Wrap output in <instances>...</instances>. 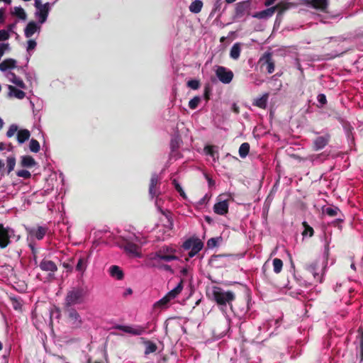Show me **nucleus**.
Wrapping results in <instances>:
<instances>
[{
  "label": "nucleus",
  "mask_w": 363,
  "mask_h": 363,
  "mask_svg": "<svg viewBox=\"0 0 363 363\" xmlns=\"http://www.w3.org/2000/svg\"><path fill=\"white\" fill-rule=\"evenodd\" d=\"M206 294L210 299L217 303L223 313H226V310L228 307L232 309L233 301L235 299L234 292L225 291L217 286H213L207 289Z\"/></svg>",
  "instance_id": "1"
},
{
  "label": "nucleus",
  "mask_w": 363,
  "mask_h": 363,
  "mask_svg": "<svg viewBox=\"0 0 363 363\" xmlns=\"http://www.w3.org/2000/svg\"><path fill=\"white\" fill-rule=\"evenodd\" d=\"M89 295L88 287L84 284L71 286L65 296L63 307H74L83 304Z\"/></svg>",
  "instance_id": "2"
},
{
  "label": "nucleus",
  "mask_w": 363,
  "mask_h": 363,
  "mask_svg": "<svg viewBox=\"0 0 363 363\" xmlns=\"http://www.w3.org/2000/svg\"><path fill=\"white\" fill-rule=\"evenodd\" d=\"M175 253L176 250L174 247L165 245L154 254L152 260L155 262H160V261L169 262L173 260H178L179 257L175 255Z\"/></svg>",
  "instance_id": "3"
},
{
  "label": "nucleus",
  "mask_w": 363,
  "mask_h": 363,
  "mask_svg": "<svg viewBox=\"0 0 363 363\" xmlns=\"http://www.w3.org/2000/svg\"><path fill=\"white\" fill-rule=\"evenodd\" d=\"M182 247L185 250H190L188 252V257L185 258L187 262L189 258L194 257L203 249V243L199 238L191 237L184 242Z\"/></svg>",
  "instance_id": "4"
},
{
  "label": "nucleus",
  "mask_w": 363,
  "mask_h": 363,
  "mask_svg": "<svg viewBox=\"0 0 363 363\" xmlns=\"http://www.w3.org/2000/svg\"><path fill=\"white\" fill-rule=\"evenodd\" d=\"M20 235H16L13 228L4 227L0 223V248L4 249L11 242V239L15 238L16 241L20 239Z\"/></svg>",
  "instance_id": "5"
},
{
  "label": "nucleus",
  "mask_w": 363,
  "mask_h": 363,
  "mask_svg": "<svg viewBox=\"0 0 363 363\" xmlns=\"http://www.w3.org/2000/svg\"><path fill=\"white\" fill-rule=\"evenodd\" d=\"M289 7L288 4L280 3L274 6L255 13L252 15V17L257 19H268L274 15L277 10H279L278 15L281 16L285 10L289 9Z\"/></svg>",
  "instance_id": "6"
},
{
  "label": "nucleus",
  "mask_w": 363,
  "mask_h": 363,
  "mask_svg": "<svg viewBox=\"0 0 363 363\" xmlns=\"http://www.w3.org/2000/svg\"><path fill=\"white\" fill-rule=\"evenodd\" d=\"M69 323L73 328H79L83 323L82 318L74 307H63Z\"/></svg>",
  "instance_id": "7"
},
{
  "label": "nucleus",
  "mask_w": 363,
  "mask_h": 363,
  "mask_svg": "<svg viewBox=\"0 0 363 363\" xmlns=\"http://www.w3.org/2000/svg\"><path fill=\"white\" fill-rule=\"evenodd\" d=\"M215 73L219 81L225 84H230L234 76L230 69L219 65L215 67Z\"/></svg>",
  "instance_id": "8"
},
{
  "label": "nucleus",
  "mask_w": 363,
  "mask_h": 363,
  "mask_svg": "<svg viewBox=\"0 0 363 363\" xmlns=\"http://www.w3.org/2000/svg\"><path fill=\"white\" fill-rule=\"evenodd\" d=\"M160 181L161 179L157 173H153L152 174L148 190L149 195L152 199L159 196V195L161 194Z\"/></svg>",
  "instance_id": "9"
},
{
  "label": "nucleus",
  "mask_w": 363,
  "mask_h": 363,
  "mask_svg": "<svg viewBox=\"0 0 363 363\" xmlns=\"http://www.w3.org/2000/svg\"><path fill=\"white\" fill-rule=\"evenodd\" d=\"M113 328L121 330L132 335H140L145 333V328L140 325H116Z\"/></svg>",
  "instance_id": "10"
},
{
  "label": "nucleus",
  "mask_w": 363,
  "mask_h": 363,
  "mask_svg": "<svg viewBox=\"0 0 363 363\" xmlns=\"http://www.w3.org/2000/svg\"><path fill=\"white\" fill-rule=\"evenodd\" d=\"M262 66H266L267 71L269 74H272L274 71V61L272 59V55L269 52H266L259 60Z\"/></svg>",
  "instance_id": "11"
},
{
  "label": "nucleus",
  "mask_w": 363,
  "mask_h": 363,
  "mask_svg": "<svg viewBox=\"0 0 363 363\" xmlns=\"http://www.w3.org/2000/svg\"><path fill=\"white\" fill-rule=\"evenodd\" d=\"M51 9L50 3H45L43 5L36 7L35 17L38 18L40 24L44 23L48 16L49 11Z\"/></svg>",
  "instance_id": "12"
},
{
  "label": "nucleus",
  "mask_w": 363,
  "mask_h": 363,
  "mask_svg": "<svg viewBox=\"0 0 363 363\" xmlns=\"http://www.w3.org/2000/svg\"><path fill=\"white\" fill-rule=\"evenodd\" d=\"M229 204L227 199H222L221 195L218 196V201L213 206V211L218 215L224 216L228 213Z\"/></svg>",
  "instance_id": "13"
},
{
  "label": "nucleus",
  "mask_w": 363,
  "mask_h": 363,
  "mask_svg": "<svg viewBox=\"0 0 363 363\" xmlns=\"http://www.w3.org/2000/svg\"><path fill=\"white\" fill-rule=\"evenodd\" d=\"M39 267L41 270L48 272L50 277H52L54 276V273L57 270L56 264L54 262L46 259H43L40 262Z\"/></svg>",
  "instance_id": "14"
},
{
  "label": "nucleus",
  "mask_w": 363,
  "mask_h": 363,
  "mask_svg": "<svg viewBox=\"0 0 363 363\" xmlns=\"http://www.w3.org/2000/svg\"><path fill=\"white\" fill-rule=\"evenodd\" d=\"M31 237L35 238L37 240H42L48 233V228L45 226H38L37 228H30L27 229Z\"/></svg>",
  "instance_id": "15"
},
{
  "label": "nucleus",
  "mask_w": 363,
  "mask_h": 363,
  "mask_svg": "<svg viewBox=\"0 0 363 363\" xmlns=\"http://www.w3.org/2000/svg\"><path fill=\"white\" fill-rule=\"evenodd\" d=\"M330 140V135L329 133L316 138L313 141V149L315 150H322L328 144Z\"/></svg>",
  "instance_id": "16"
},
{
  "label": "nucleus",
  "mask_w": 363,
  "mask_h": 363,
  "mask_svg": "<svg viewBox=\"0 0 363 363\" xmlns=\"http://www.w3.org/2000/svg\"><path fill=\"white\" fill-rule=\"evenodd\" d=\"M250 3L249 1L239 2L236 4L235 16L237 18L243 17L250 10Z\"/></svg>",
  "instance_id": "17"
},
{
  "label": "nucleus",
  "mask_w": 363,
  "mask_h": 363,
  "mask_svg": "<svg viewBox=\"0 0 363 363\" xmlns=\"http://www.w3.org/2000/svg\"><path fill=\"white\" fill-rule=\"evenodd\" d=\"M306 4L313 9L325 11L328 6V0H307Z\"/></svg>",
  "instance_id": "18"
},
{
  "label": "nucleus",
  "mask_w": 363,
  "mask_h": 363,
  "mask_svg": "<svg viewBox=\"0 0 363 363\" xmlns=\"http://www.w3.org/2000/svg\"><path fill=\"white\" fill-rule=\"evenodd\" d=\"M125 251L134 257H140L139 247L136 243L133 241L128 240L124 245Z\"/></svg>",
  "instance_id": "19"
},
{
  "label": "nucleus",
  "mask_w": 363,
  "mask_h": 363,
  "mask_svg": "<svg viewBox=\"0 0 363 363\" xmlns=\"http://www.w3.org/2000/svg\"><path fill=\"white\" fill-rule=\"evenodd\" d=\"M40 26H38L35 22L30 21L29 22L24 30V34L26 38H30L33 35V34L40 31Z\"/></svg>",
  "instance_id": "20"
},
{
  "label": "nucleus",
  "mask_w": 363,
  "mask_h": 363,
  "mask_svg": "<svg viewBox=\"0 0 363 363\" xmlns=\"http://www.w3.org/2000/svg\"><path fill=\"white\" fill-rule=\"evenodd\" d=\"M6 77L9 79V82H11V83L16 84L17 86L20 87L21 89H24L26 88V84L23 82V80L20 77L16 76L15 73L11 72H9L6 74Z\"/></svg>",
  "instance_id": "21"
},
{
  "label": "nucleus",
  "mask_w": 363,
  "mask_h": 363,
  "mask_svg": "<svg viewBox=\"0 0 363 363\" xmlns=\"http://www.w3.org/2000/svg\"><path fill=\"white\" fill-rule=\"evenodd\" d=\"M88 266V257L82 256L78 259L76 270L81 273L82 276H83L84 272L86 271Z\"/></svg>",
  "instance_id": "22"
},
{
  "label": "nucleus",
  "mask_w": 363,
  "mask_h": 363,
  "mask_svg": "<svg viewBox=\"0 0 363 363\" xmlns=\"http://www.w3.org/2000/svg\"><path fill=\"white\" fill-rule=\"evenodd\" d=\"M318 261L315 260L311 264H308L306 267L307 270L311 272L314 278L317 279L318 281L321 282V277L319 274V272H318Z\"/></svg>",
  "instance_id": "23"
},
{
  "label": "nucleus",
  "mask_w": 363,
  "mask_h": 363,
  "mask_svg": "<svg viewBox=\"0 0 363 363\" xmlns=\"http://www.w3.org/2000/svg\"><path fill=\"white\" fill-rule=\"evenodd\" d=\"M16 61L15 60L11 58L6 59L0 63V70L1 72H6L9 69L16 67Z\"/></svg>",
  "instance_id": "24"
},
{
  "label": "nucleus",
  "mask_w": 363,
  "mask_h": 363,
  "mask_svg": "<svg viewBox=\"0 0 363 363\" xmlns=\"http://www.w3.org/2000/svg\"><path fill=\"white\" fill-rule=\"evenodd\" d=\"M204 151L208 155H210L214 162L218 160L219 154L218 151V147L214 145H207L204 148Z\"/></svg>",
  "instance_id": "25"
},
{
  "label": "nucleus",
  "mask_w": 363,
  "mask_h": 363,
  "mask_svg": "<svg viewBox=\"0 0 363 363\" xmlns=\"http://www.w3.org/2000/svg\"><path fill=\"white\" fill-rule=\"evenodd\" d=\"M8 89L9 90V95L10 96H14L18 99H23L26 96V94L22 90L16 89L12 85H9Z\"/></svg>",
  "instance_id": "26"
},
{
  "label": "nucleus",
  "mask_w": 363,
  "mask_h": 363,
  "mask_svg": "<svg viewBox=\"0 0 363 363\" xmlns=\"http://www.w3.org/2000/svg\"><path fill=\"white\" fill-rule=\"evenodd\" d=\"M109 274L112 277L118 280H121L123 278V271L116 265H113L109 268Z\"/></svg>",
  "instance_id": "27"
},
{
  "label": "nucleus",
  "mask_w": 363,
  "mask_h": 363,
  "mask_svg": "<svg viewBox=\"0 0 363 363\" xmlns=\"http://www.w3.org/2000/svg\"><path fill=\"white\" fill-rule=\"evenodd\" d=\"M182 289L183 280L181 279L178 284L167 293V296L170 298V299H174L182 292Z\"/></svg>",
  "instance_id": "28"
},
{
  "label": "nucleus",
  "mask_w": 363,
  "mask_h": 363,
  "mask_svg": "<svg viewBox=\"0 0 363 363\" xmlns=\"http://www.w3.org/2000/svg\"><path fill=\"white\" fill-rule=\"evenodd\" d=\"M30 136V131L27 129H22L17 133V140L19 144L24 143Z\"/></svg>",
  "instance_id": "29"
},
{
  "label": "nucleus",
  "mask_w": 363,
  "mask_h": 363,
  "mask_svg": "<svg viewBox=\"0 0 363 363\" xmlns=\"http://www.w3.org/2000/svg\"><path fill=\"white\" fill-rule=\"evenodd\" d=\"M21 159V164L23 167H32L36 164V162L31 156H22Z\"/></svg>",
  "instance_id": "30"
},
{
  "label": "nucleus",
  "mask_w": 363,
  "mask_h": 363,
  "mask_svg": "<svg viewBox=\"0 0 363 363\" xmlns=\"http://www.w3.org/2000/svg\"><path fill=\"white\" fill-rule=\"evenodd\" d=\"M323 213L330 217L337 216L341 213L340 210L334 206L323 208Z\"/></svg>",
  "instance_id": "31"
},
{
  "label": "nucleus",
  "mask_w": 363,
  "mask_h": 363,
  "mask_svg": "<svg viewBox=\"0 0 363 363\" xmlns=\"http://www.w3.org/2000/svg\"><path fill=\"white\" fill-rule=\"evenodd\" d=\"M241 52L240 44L237 43H235L230 51V57L233 60H238L240 57Z\"/></svg>",
  "instance_id": "32"
},
{
  "label": "nucleus",
  "mask_w": 363,
  "mask_h": 363,
  "mask_svg": "<svg viewBox=\"0 0 363 363\" xmlns=\"http://www.w3.org/2000/svg\"><path fill=\"white\" fill-rule=\"evenodd\" d=\"M203 2L201 0H195L189 6V10L191 13H198L201 11Z\"/></svg>",
  "instance_id": "33"
},
{
  "label": "nucleus",
  "mask_w": 363,
  "mask_h": 363,
  "mask_svg": "<svg viewBox=\"0 0 363 363\" xmlns=\"http://www.w3.org/2000/svg\"><path fill=\"white\" fill-rule=\"evenodd\" d=\"M268 94H264L262 97L257 98L253 102V105L259 108H264L267 106Z\"/></svg>",
  "instance_id": "34"
},
{
  "label": "nucleus",
  "mask_w": 363,
  "mask_h": 363,
  "mask_svg": "<svg viewBox=\"0 0 363 363\" xmlns=\"http://www.w3.org/2000/svg\"><path fill=\"white\" fill-rule=\"evenodd\" d=\"M145 354H146V355L149 354L150 353L155 352L157 349L156 344L150 340L145 341Z\"/></svg>",
  "instance_id": "35"
},
{
  "label": "nucleus",
  "mask_w": 363,
  "mask_h": 363,
  "mask_svg": "<svg viewBox=\"0 0 363 363\" xmlns=\"http://www.w3.org/2000/svg\"><path fill=\"white\" fill-rule=\"evenodd\" d=\"M250 151V145L247 143H243L239 147V155L241 158L247 157Z\"/></svg>",
  "instance_id": "36"
},
{
  "label": "nucleus",
  "mask_w": 363,
  "mask_h": 363,
  "mask_svg": "<svg viewBox=\"0 0 363 363\" xmlns=\"http://www.w3.org/2000/svg\"><path fill=\"white\" fill-rule=\"evenodd\" d=\"M29 149L33 152H35V153L38 152L40 149V145L39 142L37 140L32 138L29 143Z\"/></svg>",
  "instance_id": "37"
},
{
  "label": "nucleus",
  "mask_w": 363,
  "mask_h": 363,
  "mask_svg": "<svg viewBox=\"0 0 363 363\" xmlns=\"http://www.w3.org/2000/svg\"><path fill=\"white\" fill-rule=\"evenodd\" d=\"M272 264L274 272L276 274H279V272H281L283 267V262L281 261V259L279 258H275L273 259Z\"/></svg>",
  "instance_id": "38"
},
{
  "label": "nucleus",
  "mask_w": 363,
  "mask_h": 363,
  "mask_svg": "<svg viewBox=\"0 0 363 363\" xmlns=\"http://www.w3.org/2000/svg\"><path fill=\"white\" fill-rule=\"evenodd\" d=\"M16 165V157L14 156L9 157L6 160L7 173L9 174L14 169Z\"/></svg>",
  "instance_id": "39"
},
{
  "label": "nucleus",
  "mask_w": 363,
  "mask_h": 363,
  "mask_svg": "<svg viewBox=\"0 0 363 363\" xmlns=\"http://www.w3.org/2000/svg\"><path fill=\"white\" fill-rule=\"evenodd\" d=\"M14 14L22 20L26 19V13L23 8L16 6L14 8Z\"/></svg>",
  "instance_id": "40"
},
{
  "label": "nucleus",
  "mask_w": 363,
  "mask_h": 363,
  "mask_svg": "<svg viewBox=\"0 0 363 363\" xmlns=\"http://www.w3.org/2000/svg\"><path fill=\"white\" fill-rule=\"evenodd\" d=\"M152 266L157 267L160 269H163L164 271L169 272L171 274H174V270L172 269L171 266L168 264H160V262H152Z\"/></svg>",
  "instance_id": "41"
},
{
  "label": "nucleus",
  "mask_w": 363,
  "mask_h": 363,
  "mask_svg": "<svg viewBox=\"0 0 363 363\" xmlns=\"http://www.w3.org/2000/svg\"><path fill=\"white\" fill-rule=\"evenodd\" d=\"M303 225L304 226V230L302 233L303 236H313L314 232L313 228L308 225L306 222H303Z\"/></svg>",
  "instance_id": "42"
},
{
  "label": "nucleus",
  "mask_w": 363,
  "mask_h": 363,
  "mask_svg": "<svg viewBox=\"0 0 363 363\" xmlns=\"http://www.w3.org/2000/svg\"><path fill=\"white\" fill-rule=\"evenodd\" d=\"M222 0H213V6L211 14H215L220 11Z\"/></svg>",
  "instance_id": "43"
},
{
  "label": "nucleus",
  "mask_w": 363,
  "mask_h": 363,
  "mask_svg": "<svg viewBox=\"0 0 363 363\" xmlns=\"http://www.w3.org/2000/svg\"><path fill=\"white\" fill-rule=\"evenodd\" d=\"M201 101V98L199 96H195L192 99H191L189 102V107L191 109H196Z\"/></svg>",
  "instance_id": "44"
},
{
  "label": "nucleus",
  "mask_w": 363,
  "mask_h": 363,
  "mask_svg": "<svg viewBox=\"0 0 363 363\" xmlns=\"http://www.w3.org/2000/svg\"><path fill=\"white\" fill-rule=\"evenodd\" d=\"M171 300L172 299H170V298L167 294L164 297H163L160 301H158L155 303V306H160L162 308L165 307Z\"/></svg>",
  "instance_id": "45"
},
{
  "label": "nucleus",
  "mask_w": 363,
  "mask_h": 363,
  "mask_svg": "<svg viewBox=\"0 0 363 363\" xmlns=\"http://www.w3.org/2000/svg\"><path fill=\"white\" fill-rule=\"evenodd\" d=\"M18 125L16 124H12L9 126V130L6 132V136L8 138H11L14 135V134L18 131Z\"/></svg>",
  "instance_id": "46"
},
{
  "label": "nucleus",
  "mask_w": 363,
  "mask_h": 363,
  "mask_svg": "<svg viewBox=\"0 0 363 363\" xmlns=\"http://www.w3.org/2000/svg\"><path fill=\"white\" fill-rule=\"evenodd\" d=\"M36 45H37V43L35 42V40H29L28 41V45H27V48H26V50L28 52L30 56L31 55L30 52L35 49Z\"/></svg>",
  "instance_id": "47"
},
{
  "label": "nucleus",
  "mask_w": 363,
  "mask_h": 363,
  "mask_svg": "<svg viewBox=\"0 0 363 363\" xmlns=\"http://www.w3.org/2000/svg\"><path fill=\"white\" fill-rule=\"evenodd\" d=\"M172 183H173L176 190L180 194V196H182L183 198H185L186 194H185L182 187L179 184V182L176 179H173Z\"/></svg>",
  "instance_id": "48"
},
{
  "label": "nucleus",
  "mask_w": 363,
  "mask_h": 363,
  "mask_svg": "<svg viewBox=\"0 0 363 363\" xmlns=\"http://www.w3.org/2000/svg\"><path fill=\"white\" fill-rule=\"evenodd\" d=\"M16 174L18 177H23L25 179H28L31 176L30 173L28 170H26V169H21V170L18 171Z\"/></svg>",
  "instance_id": "49"
},
{
  "label": "nucleus",
  "mask_w": 363,
  "mask_h": 363,
  "mask_svg": "<svg viewBox=\"0 0 363 363\" xmlns=\"http://www.w3.org/2000/svg\"><path fill=\"white\" fill-rule=\"evenodd\" d=\"M187 85L189 87L191 88L192 89H199L200 84L198 80L191 79L187 82Z\"/></svg>",
  "instance_id": "50"
},
{
  "label": "nucleus",
  "mask_w": 363,
  "mask_h": 363,
  "mask_svg": "<svg viewBox=\"0 0 363 363\" xmlns=\"http://www.w3.org/2000/svg\"><path fill=\"white\" fill-rule=\"evenodd\" d=\"M218 238H211L207 241V246L208 248H213L217 246Z\"/></svg>",
  "instance_id": "51"
},
{
  "label": "nucleus",
  "mask_w": 363,
  "mask_h": 363,
  "mask_svg": "<svg viewBox=\"0 0 363 363\" xmlns=\"http://www.w3.org/2000/svg\"><path fill=\"white\" fill-rule=\"evenodd\" d=\"M317 100L320 104L321 107L327 103L326 96L324 94H319L317 96Z\"/></svg>",
  "instance_id": "52"
},
{
  "label": "nucleus",
  "mask_w": 363,
  "mask_h": 363,
  "mask_svg": "<svg viewBox=\"0 0 363 363\" xmlns=\"http://www.w3.org/2000/svg\"><path fill=\"white\" fill-rule=\"evenodd\" d=\"M9 38V33L6 30H0V41L6 40Z\"/></svg>",
  "instance_id": "53"
},
{
  "label": "nucleus",
  "mask_w": 363,
  "mask_h": 363,
  "mask_svg": "<svg viewBox=\"0 0 363 363\" xmlns=\"http://www.w3.org/2000/svg\"><path fill=\"white\" fill-rule=\"evenodd\" d=\"M359 355H360V363L363 362V335L360 339L359 343Z\"/></svg>",
  "instance_id": "54"
},
{
  "label": "nucleus",
  "mask_w": 363,
  "mask_h": 363,
  "mask_svg": "<svg viewBox=\"0 0 363 363\" xmlns=\"http://www.w3.org/2000/svg\"><path fill=\"white\" fill-rule=\"evenodd\" d=\"M323 256H324L325 261H327L328 257L329 256V243L328 242H326L325 245V250H324Z\"/></svg>",
  "instance_id": "55"
},
{
  "label": "nucleus",
  "mask_w": 363,
  "mask_h": 363,
  "mask_svg": "<svg viewBox=\"0 0 363 363\" xmlns=\"http://www.w3.org/2000/svg\"><path fill=\"white\" fill-rule=\"evenodd\" d=\"M210 92H211L210 88L208 86H206L205 90H204V97L206 101H208L209 99Z\"/></svg>",
  "instance_id": "56"
},
{
  "label": "nucleus",
  "mask_w": 363,
  "mask_h": 363,
  "mask_svg": "<svg viewBox=\"0 0 363 363\" xmlns=\"http://www.w3.org/2000/svg\"><path fill=\"white\" fill-rule=\"evenodd\" d=\"M231 110L236 114L240 113L239 106L235 103L232 104Z\"/></svg>",
  "instance_id": "57"
},
{
  "label": "nucleus",
  "mask_w": 363,
  "mask_h": 363,
  "mask_svg": "<svg viewBox=\"0 0 363 363\" xmlns=\"http://www.w3.org/2000/svg\"><path fill=\"white\" fill-rule=\"evenodd\" d=\"M188 273H189V268L188 267H184V268L182 269L181 271H180V274L182 277H186L188 275Z\"/></svg>",
  "instance_id": "58"
},
{
  "label": "nucleus",
  "mask_w": 363,
  "mask_h": 363,
  "mask_svg": "<svg viewBox=\"0 0 363 363\" xmlns=\"http://www.w3.org/2000/svg\"><path fill=\"white\" fill-rule=\"evenodd\" d=\"M133 294V290L130 288H128L125 289V292L123 293V296H127L128 295H131Z\"/></svg>",
  "instance_id": "59"
},
{
  "label": "nucleus",
  "mask_w": 363,
  "mask_h": 363,
  "mask_svg": "<svg viewBox=\"0 0 363 363\" xmlns=\"http://www.w3.org/2000/svg\"><path fill=\"white\" fill-rule=\"evenodd\" d=\"M6 150L9 152H11L13 150V146L11 143L6 144Z\"/></svg>",
  "instance_id": "60"
},
{
  "label": "nucleus",
  "mask_w": 363,
  "mask_h": 363,
  "mask_svg": "<svg viewBox=\"0 0 363 363\" xmlns=\"http://www.w3.org/2000/svg\"><path fill=\"white\" fill-rule=\"evenodd\" d=\"M34 5L35 8L42 6L41 0H35Z\"/></svg>",
  "instance_id": "61"
},
{
  "label": "nucleus",
  "mask_w": 363,
  "mask_h": 363,
  "mask_svg": "<svg viewBox=\"0 0 363 363\" xmlns=\"http://www.w3.org/2000/svg\"><path fill=\"white\" fill-rule=\"evenodd\" d=\"M63 267L65 268H66L67 270H69V271L72 270V267L69 264L64 263Z\"/></svg>",
  "instance_id": "62"
},
{
  "label": "nucleus",
  "mask_w": 363,
  "mask_h": 363,
  "mask_svg": "<svg viewBox=\"0 0 363 363\" xmlns=\"http://www.w3.org/2000/svg\"><path fill=\"white\" fill-rule=\"evenodd\" d=\"M6 143H0V151L6 150Z\"/></svg>",
  "instance_id": "63"
},
{
  "label": "nucleus",
  "mask_w": 363,
  "mask_h": 363,
  "mask_svg": "<svg viewBox=\"0 0 363 363\" xmlns=\"http://www.w3.org/2000/svg\"><path fill=\"white\" fill-rule=\"evenodd\" d=\"M205 220L208 223H211L213 221V220L209 216H206Z\"/></svg>",
  "instance_id": "64"
}]
</instances>
